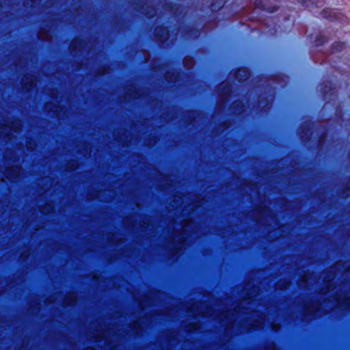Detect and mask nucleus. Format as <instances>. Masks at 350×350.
Here are the masks:
<instances>
[{
	"label": "nucleus",
	"instance_id": "4",
	"mask_svg": "<svg viewBox=\"0 0 350 350\" xmlns=\"http://www.w3.org/2000/svg\"><path fill=\"white\" fill-rule=\"evenodd\" d=\"M321 15L323 18L330 22L340 21L343 16L342 13L334 9L329 8H326L322 10L321 12Z\"/></svg>",
	"mask_w": 350,
	"mask_h": 350
},
{
	"label": "nucleus",
	"instance_id": "11",
	"mask_svg": "<svg viewBox=\"0 0 350 350\" xmlns=\"http://www.w3.org/2000/svg\"><path fill=\"white\" fill-rule=\"evenodd\" d=\"M84 43V40L83 39H81V38H75L70 45V52H75L77 51V47L78 46H81L82 44Z\"/></svg>",
	"mask_w": 350,
	"mask_h": 350
},
{
	"label": "nucleus",
	"instance_id": "21",
	"mask_svg": "<svg viewBox=\"0 0 350 350\" xmlns=\"http://www.w3.org/2000/svg\"><path fill=\"white\" fill-rule=\"evenodd\" d=\"M32 4L35 3L37 0H29Z\"/></svg>",
	"mask_w": 350,
	"mask_h": 350
},
{
	"label": "nucleus",
	"instance_id": "3",
	"mask_svg": "<svg viewBox=\"0 0 350 350\" xmlns=\"http://www.w3.org/2000/svg\"><path fill=\"white\" fill-rule=\"evenodd\" d=\"M254 7L255 9L264 11L269 14H273L279 10V6L276 5H269L265 0H254Z\"/></svg>",
	"mask_w": 350,
	"mask_h": 350
},
{
	"label": "nucleus",
	"instance_id": "19",
	"mask_svg": "<svg viewBox=\"0 0 350 350\" xmlns=\"http://www.w3.org/2000/svg\"><path fill=\"white\" fill-rule=\"evenodd\" d=\"M173 74H171L170 75H166L165 79L167 81H171L172 79Z\"/></svg>",
	"mask_w": 350,
	"mask_h": 350
},
{
	"label": "nucleus",
	"instance_id": "20",
	"mask_svg": "<svg viewBox=\"0 0 350 350\" xmlns=\"http://www.w3.org/2000/svg\"><path fill=\"white\" fill-rule=\"evenodd\" d=\"M27 85H29V87H31V82H29V81H28L27 83H25V84H24V85H23V86H24L27 90H28V89H27Z\"/></svg>",
	"mask_w": 350,
	"mask_h": 350
},
{
	"label": "nucleus",
	"instance_id": "5",
	"mask_svg": "<svg viewBox=\"0 0 350 350\" xmlns=\"http://www.w3.org/2000/svg\"><path fill=\"white\" fill-rule=\"evenodd\" d=\"M250 70L247 67H239L236 68L233 73L234 80L238 82H243L250 77Z\"/></svg>",
	"mask_w": 350,
	"mask_h": 350
},
{
	"label": "nucleus",
	"instance_id": "14",
	"mask_svg": "<svg viewBox=\"0 0 350 350\" xmlns=\"http://www.w3.org/2000/svg\"><path fill=\"white\" fill-rule=\"evenodd\" d=\"M243 103L239 100H236L232 103V107L235 112L239 111L241 109Z\"/></svg>",
	"mask_w": 350,
	"mask_h": 350
},
{
	"label": "nucleus",
	"instance_id": "16",
	"mask_svg": "<svg viewBox=\"0 0 350 350\" xmlns=\"http://www.w3.org/2000/svg\"><path fill=\"white\" fill-rule=\"evenodd\" d=\"M232 85L230 83H225L221 88L222 92L229 94L231 92Z\"/></svg>",
	"mask_w": 350,
	"mask_h": 350
},
{
	"label": "nucleus",
	"instance_id": "8",
	"mask_svg": "<svg viewBox=\"0 0 350 350\" xmlns=\"http://www.w3.org/2000/svg\"><path fill=\"white\" fill-rule=\"evenodd\" d=\"M185 34L190 37L198 38L200 34V29L194 26H190L185 30Z\"/></svg>",
	"mask_w": 350,
	"mask_h": 350
},
{
	"label": "nucleus",
	"instance_id": "9",
	"mask_svg": "<svg viewBox=\"0 0 350 350\" xmlns=\"http://www.w3.org/2000/svg\"><path fill=\"white\" fill-rule=\"evenodd\" d=\"M347 46L345 42H334L331 45V50L332 52H341Z\"/></svg>",
	"mask_w": 350,
	"mask_h": 350
},
{
	"label": "nucleus",
	"instance_id": "23",
	"mask_svg": "<svg viewBox=\"0 0 350 350\" xmlns=\"http://www.w3.org/2000/svg\"><path fill=\"white\" fill-rule=\"evenodd\" d=\"M146 16L148 18H150V16L148 15V13L146 14Z\"/></svg>",
	"mask_w": 350,
	"mask_h": 350
},
{
	"label": "nucleus",
	"instance_id": "17",
	"mask_svg": "<svg viewBox=\"0 0 350 350\" xmlns=\"http://www.w3.org/2000/svg\"><path fill=\"white\" fill-rule=\"evenodd\" d=\"M343 306L345 310H350V296L346 297L343 300Z\"/></svg>",
	"mask_w": 350,
	"mask_h": 350
},
{
	"label": "nucleus",
	"instance_id": "1",
	"mask_svg": "<svg viewBox=\"0 0 350 350\" xmlns=\"http://www.w3.org/2000/svg\"><path fill=\"white\" fill-rule=\"evenodd\" d=\"M320 92L326 103L334 100L337 97L336 86L332 81L325 80L320 83Z\"/></svg>",
	"mask_w": 350,
	"mask_h": 350
},
{
	"label": "nucleus",
	"instance_id": "22",
	"mask_svg": "<svg viewBox=\"0 0 350 350\" xmlns=\"http://www.w3.org/2000/svg\"><path fill=\"white\" fill-rule=\"evenodd\" d=\"M222 126L224 127V128H227V125L226 124H223Z\"/></svg>",
	"mask_w": 350,
	"mask_h": 350
},
{
	"label": "nucleus",
	"instance_id": "18",
	"mask_svg": "<svg viewBox=\"0 0 350 350\" xmlns=\"http://www.w3.org/2000/svg\"><path fill=\"white\" fill-rule=\"evenodd\" d=\"M342 191H343V193H345V194L350 192V186H349V185L345 186L342 189Z\"/></svg>",
	"mask_w": 350,
	"mask_h": 350
},
{
	"label": "nucleus",
	"instance_id": "10",
	"mask_svg": "<svg viewBox=\"0 0 350 350\" xmlns=\"http://www.w3.org/2000/svg\"><path fill=\"white\" fill-rule=\"evenodd\" d=\"M327 140V134L326 132H322L318 137L317 148L320 150L324 147Z\"/></svg>",
	"mask_w": 350,
	"mask_h": 350
},
{
	"label": "nucleus",
	"instance_id": "6",
	"mask_svg": "<svg viewBox=\"0 0 350 350\" xmlns=\"http://www.w3.org/2000/svg\"><path fill=\"white\" fill-rule=\"evenodd\" d=\"M228 0H211L208 8L213 15L218 14L223 9Z\"/></svg>",
	"mask_w": 350,
	"mask_h": 350
},
{
	"label": "nucleus",
	"instance_id": "13",
	"mask_svg": "<svg viewBox=\"0 0 350 350\" xmlns=\"http://www.w3.org/2000/svg\"><path fill=\"white\" fill-rule=\"evenodd\" d=\"M310 131V124H301L300 126V133L304 136L308 135V132Z\"/></svg>",
	"mask_w": 350,
	"mask_h": 350
},
{
	"label": "nucleus",
	"instance_id": "2",
	"mask_svg": "<svg viewBox=\"0 0 350 350\" xmlns=\"http://www.w3.org/2000/svg\"><path fill=\"white\" fill-rule=\"evenodd\" d=\"M172 29L170 26L161 24L154 29V36L155 40L161 44H167L172 36Z\"/></svg>",
	"mask_w": 350,
	"mask_h": 350
},
{
	"label": "nucleus",
	"instance_id": "7",
	"mask_svg": "<svg viewBox=\"0 0 350 350\" xmlns=\"http://www.w3.org/2000/svg\"><path fill=\"white\" fill-rule=\"evenodd\" d=\"M329 40V39L327 36H323L321 34V33H319L316 36L314 40L312 42V45L314 47H319L327 43Z\"/></svg>",
	"mask_w": 350,
	"mask_h": 350
},
{
	"label": "nucleus",
	"instance_id": "15",
	"mask_svg": "<svg viewBox=\"0 0 350 350\" xmlns=\"http://www.w3.org/2000/svg\"><path fill=\"white\" fill-rule=\"evenodd\" d=\"M298 1L303 5L309 7L313 5L315 3V0H298Z\"/></svg>",
	"mask_w": 350,
	"mask_h": 350
},
{
	"label": "nucleus",
	"instance_id": "12",
	"mask_svg": "<svg viewBox=\"0 0 350 350\" xmlns=\"http://www.w3.org/2000/svg\"><path fill=\"white\" fill-rule=\"evenodd\" d=\"M165 9L171 12H174L178 10V6L175 3L170 1L165 4Z\"/></svg>",
	"mask_w": 350,
	"mask_h": 350
}]
</instances>
